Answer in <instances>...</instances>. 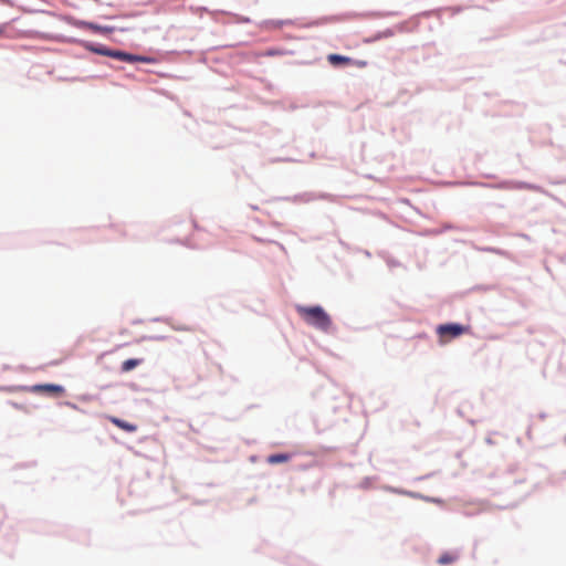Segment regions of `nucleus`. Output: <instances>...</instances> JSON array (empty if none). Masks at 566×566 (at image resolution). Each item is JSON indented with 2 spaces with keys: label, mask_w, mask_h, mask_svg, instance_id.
I'll use <instances>...</instances> for the list:
<instances>
[{
  "label": "nucleus",
  "mask_w": 566,
  "mask_h": 566,
  "mask_svg": "<svg viewBox=\"0 0 566 566\" xmlns=\"http://www.w3.org/2000/svg\"><path fill=\"white\" fill-rule=\"evenodd\" d=\"M295 310L301 318L307 324L311 325L324 333H327L332 328V318L324 311L322 306H304L296 305Z\"/></svg>",
  "instance_id": "obj_1"
},
{
  "label": "nucleus",
  "mask_w": 566,
  "mask_h": 566,
  "mask_svg": "<svg viewBox=\"0 0 566 566\" xmlns=\"http://www.w3.org/2000/svg\"><path fill=\"white\" fill-rule=\"evenodd\" d=\"M469 327H465L463 325H460V324H443V325H439L438 328H437V333L441 336V337H450V338H455L462 334H464L465 332H468Z\"/></svg>",
  "instance_id": "obj_2"
},
{
  "label": "nucleus",
  "mask_w": 566,
  "mask_h": 566,
  "mask_svg": "<svg viewBox=\"0 0 566 566\" xmlns=\"http://www.w3.org/2000/svg\"><path fill=\"white\" fill-rule=\"evenodd\" d=\"M104 54L112 56L114 59L120 60V61L128 62V63H135V62L149 63L153 61L151 59L146 57V56L134 55V54H129V53L122 52V51H105Z\"/></svg>",
  "instance_id": "obj_3"
},
{
  "label": "nucleus",
  "mask_w": 566,
  "mask_h": 566,
  "mask_svg": "<svg viewBox=\"0 0 566 566\" xmlns=\"http://www.w3.org/2000/svg\"><path fill=\"white\" fill-rule=\"evenodd\" d=\"M28 390L33 394H49L53 396H61L64 392L62 386L54 384L34 385L28 388Z\"/></svg>",
  "instance_id": "obj_4"
},
{
  "label": "nucleus",
  "mask_w": 566,
  "mask_h": 566,
  "mask_svg": "<svg viewBox=\"0 0 566 566\" xmlns=\"http://www.w3.org/2000/svg\"><path fill=\"white\" fill-rule=\"evenodd\" d=\"M107 419L114 426H116L117 428H119V429H122V430H124L126 432H135L137 430V426L136 424L127 422L125 420H122V419H119L117 417L108 416Z\"/></svg>",
  "instance_id": "obj_5"
},
{
  "label": "nucleus",
  "mask_w": 566,
  "mask_h": 566,
  "mask_svg": "<svg viewBox=\"0 0 566 566\" xmlns=\"http://www.w3.org/2000/svg\"><path fill=\"white\" fill-rule=\"evenodd\" d=\"M143 363L142 358H129L123 361L120 366V370L123 373H128L133 370L134 368L138 367Z\"/></svg>",
  "instance_id": "obj_6"
},
{
  "label": "nucleus",
  "mask_w": 566,
  "mask_h": 566,
  "mask_svg": "<svg viewBox=\"0 0 566 566\" xmlns=\"http://www.w3.org/2000/svg\"><path fill=\"white\" fill-rule=\"evenodd\" d=\"M328 62L333 65L349 64L350 59L344 55L329 54L327 57Z\"/></svg>",
  "instance_id": "obj_7"
},
{
  "label": "nucleus",
  "mask_w": 566,
  "mask_h": 566,
  "mask_svg": "<svg viewBox=\"0 0 566 566\" xmlns=\"http://www.w3.org/2000/svg\"><path fill=\"white\" fill-rule=\"evenodd\" d=\"M290 458L291 457L285 453L271 454L268 458V463H270V464L283 463V462H287L290 460Z\"/></svg>",
  "instance_id": "obj_8"
},
{
  "label": "nucleus",
  "mask_w": 566,
  "mask_h": 566,
  "mask_svg": "<svg viewBox=\"0 0 566 566\" xmlns=\"http://www.w3.org/2000/svg\"><path fill=\"white\" fill-rule=\"evenodd\" d=\"M77 25H80L82 28H85V29H88V30H92V31H95V32H101V33H106V32H108L111 30L108 28L99 27V25L94 24L92 22H80Z\"/></svg>",
  "instance_id": "obj_9"
},
{
  "label": "nucleus",
  "mask_w": 566,
  "mask_h": 566,
  "mask_svg": "<svg viewBox=\"0 0 566 566\" xmlns=\"http://www.w3.org/2000/svg\"><path fill=\"white\" fill-rule=\"evenodd\" d=\"M457 559H458V556H457L455 554H452V553L447 552V553H443V554L439 557L438 563H439L440 565H449V564H451V563L455 562Z\"/></svg>",
  "instance_id": "obj_10"
},
{
  "label": "nucleus",
  "mask_w": 566,
  "mask_h": 566,
  "mask_svg": "<svg viewBox=\"0 0 566 566\" xmlns=\"http://www.w3.org/2000/svg\"><path fill=\"white\" fill-rule=\"evenodd\" d=\"M281 54H282V51H280L277 49H270V50L259 53L258 56H276V55H281Z\"/></svg>",
  "instance_id": "obj_11"
}]
</instances>
